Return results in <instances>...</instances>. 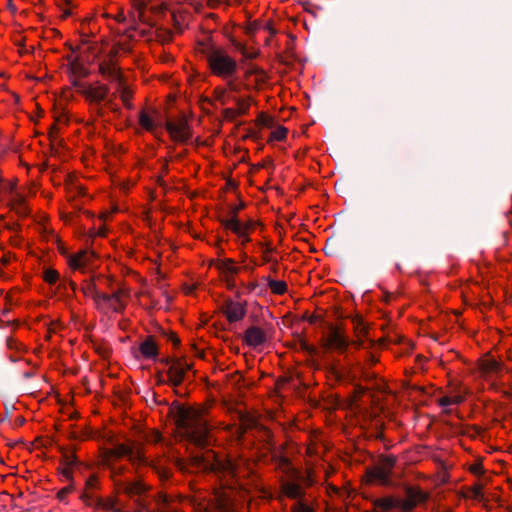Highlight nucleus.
I'll return each mask as SVG.
<instances>
[{"mask_svg": "<svg viewBox=\"0 0 512 512\" xmlns=\"http://www.w3.org/2000/svg\"><path fill=\"white\" fill-rule=\"evenodd\" d=\"M208 407L194 403V468L201 471H214L219 466L216 453L210 448L213 437L211 426L204 418Z\"/></svg>", "mask_w": 512, "mask_h": 512, "instance_id": "obj_1", "label": "nucleus"}, {"mask_svg": "<svg viewBox=\"0 0 512 512\" xmlns=\"http://www.w3.org/2000/svg\"><path fill=\"white\" fill-rule=\"evenodd\" d=\"M150 0H131V17L133 20H138L141 23L153 26L157 17L169 12L172 19L177 23H185V15L189 13L192 3L190 0H169L162 2L159 5H151L150 8L147 4Z\"/></svg>", "mask_w": 512, "mask_h": 512, "instance_id": "obj_2", "label": "nucleus"}, {"mask_svg": "<svg viewBox=\"0 0 512 512\" xmlns=\"http://www.w3.org/2000/svg\"><path fill=\"white\" fill-rule=\"evenodd\" d=\"M210 33L211 30H204L200 26V36L194 35V55L201 53L214 74L224 78L231 77L237 64L234 59L213 46Z\"/></svg>", "mask_w": 512, "mask_h": 512, "instance_id": "obj_3", "label": "nucleus"}, {"mask_svg": "<svg viewBox=\"0 0 512 512\" xmlns=\"http://www.w3.org/2000/svg\"><path fill=\"white\" fill-rule=\"evenodd\" d=\"M406 499L395 497H384L374 501L376 512H411L418 503L426 500V495L414 487H406Z\"/></svg>", "mask_w": 512, "mask_h": 512, "instance_id": "obj_4", "label": "nucleus"}, {"mask_svg": "<svg viewBox=\"0 0 512 512\" xmlns=\"http://www.w3.org/2000/svg\"><path fill=\"white\" fill-rule=\"evenodd\" d=\"M170 414L174 423L175 440L188 448L192 443V407L175 404L171 407Z\"/></svg>", "mask_w": 512, "mask_h": 512, "instance_id": "obj_5", "label": "nucleus"}, {"mask_svg": "<svg viewBox=\"0 0 512 512\" xmlns=\"http://www.w3.org/2000/svg\"><path fill=\"white\" fill-rule=\"evenodd\" d=\"M73 87L90 104H98L104 101L109 93V88L99 81L90 82L79 79L73 81Z\"/></svg>", "mask_w": 512, "mask_h": 512, "instance_id": "obj_6", "label": "nucleus"}, {"mask_svg": "<svg viewBox=\"0 0 512 512\" xmlns=\"http://www.w3.org/2000/svg\"><path fill=\"white\" fill-rule=\"evenodd\" d=\"M129 296V290L124 287L119 288L111 295L102 293L100 298L98 297L96 300V307L105 314L110 312H122L126 307Z\"/></svg>", "mask_w": 512, "mask_h": 512, "instance_id": "obj_7", "label": "nucleus"}, {"mask_svg": "<svg viewBox=\"0 0 512 512\" xmlns=\"http://www.w3.org/2000/svg\"><path fill=\"white\" fill-rule=\"evenodd\" d=\"M396 464L394 456H380L378 462L367 469V476L370 481H375L381 485H392V471Z\"/></svg>", "mask_w": 512, "mask_h": 512, "instance_id": "obj_8", "label": "nucleus"}, {"mask_svg": "<svg viewBox=\"0 0 512 512\" xmlns=\"http://www.w3.org/2000/svg\"><path fill=\"white\" fill-rule=\"evenodd\" d=\"M123 457H128L131 461L141 462L143 460L140 451L135 450L134 443L132 442L120 443L113 448L102 451V461L106 465H112L114 461Z\"/></svg>", "mask_w": 512, "mask_h": 512, "instance_id": "obj_9", "label": "nucleus"}, {"mask_svg": "<svg viewBox=\"0 0 512 512\" xmlns=\"http://www.w3.org/2000/svg\"><path fill=\"white\" fill-rule=\"evenodd\" d=\"M114 486L117 493H123L130 499H135V503L137 508L134 512H142L144 509V504L141 502L140 497L145 492L146 487L141 481L134 482H122L120 480H114Z\"/></svg>", "mask_w": 512, "mask_h": 512, "instance_id": "obj_10", "label": "nucleus"}, {"mask_svg": "<svg viewBox=\"0 0 512 512\" xmlns=\"http://www.w3.org/2000/svg\"><path fill=\"white\" fill-rule=\"evenodd\" d=\"M244 207V204H240L238 207H231L229 216L222 219V224L225 228L231 230L239 237H247V231L250 227L249 224H243L237 219V214L240 209Z\"/></svg>", "mask_w": 512, "mask_h": 512, "instance_id": "obj_11", "label": "nucleus"}, {"mask_svg": "<svg viewBox=\"0 0 512 512\" xmlns=\"http://www.w3.org/2000/svg\"><path fill=\"white\" fill-rule=\"evenodd\" d=\"M329 328L330 332L327 335L325 346L327 348L335 349L340 353L346 352L350 345L348 337L337 327L329 325Z\"/></svg>", "mask_w": 512, "mask_h": 512, "instance_id": "obj_12", "label": "nucleus"}, {"mask_svg": "<svg viewBox=\"0 0 512 512\" xmlns=\"http://www.w3.org/2000/svg\"><path fill=\"white\" fill-rule=\"evenodd\" d=\"M166 128L175 141H184L189 134L187 120L184 117L170 119L166 122Z\"/></svg>", "mask_w": 512, "mask_h": 512, "instance_id": "obj_13", "label": "nucleus"}, {"mask_svg": "<svg viewBox=\"0 0 512 512\" xmlns=\"http://www.w3.org/2000/svg\"><path fill=\"white\" fill-rule=\"evenodd\" d=\"M221 309L230 323L242 320L246 314L245 305L231 299L225 300Z\"/></svg>", "mask_w": 512, "mask_h": 512, "instance_id": "obj_14", "label": "nucleus"}, {"mask_svg": "<svg viewBox=\"0 0 512 512\" xmlns=\"http://www.w3.org/2000/svg\"><path fill=\"white\" fill-rule=\"evenodd\" d=\"M189 367L190 366L181 359L173 361L167 372L168 380L171 384L176 386L182 383L186 370L189 369Z\"/></svg>", "mask_w": 512, "mask_h": 512, "instance_id": "obj_15", "label": "nucleus"}, {"mask_svg": "<svg viewBox=\"0 0 512 512\" xmlns=\"http://www.w3.org/2000/svg\"><path fill=\"white\" fill-rule=\"evenodd\" d=\"M244 341L248 346L257 348L267 341V335L262 328L251 326L245 332Z\"/></svg>", "mask_w": 512, "mask_h": 512, "instance_id": "obj_16", "label": "nucleus"}, {"mask_svg": "<svg viewBox=\"0 0 512 512\" xmlns=\"http://www.w3.org/2000/svg\"><path fill=\"white\" fill-rule=\"evenodd\" d=\"M9 202L11 209L14 210L18 215L25 216L29 210L26 204V200L23 194L15 190V186L11 185L10 188Z\"/></svg>", "mask_w": 512, "mask_h": 512, "instance_id": "obj_17", "label": "nucleus"}, {"mask_svg": "<svg viewBox=\"0 0 512 512\" xmlns=\"http://www.w3.org/2000/svg\"><path fill=\"white\" fill-rule=\"evenodd\" d=\"M100 72L108 80L117 81L120 85L123 84V78L120 68L112 59L103 61L100 64Z\"/></svg>", "mask_w": 512, "mask_h": 512, "instance_id": "obj_18", "label": "nucleus"}, {"mask_svg": "<svg viewBox=\"0 0 512 512\" xmlns=\"http://www.w3.org/2000/svg\"><path fill=\"white\" fill-rule=\"evenodd\" d=\"M139 124L147 131L153 132L161 124L160 115L157 111H141L139 115Z\"/></svg>", "mask_w": 512, "mask_h": 512, "instance_id": "obj_19", "label": "nucleus"}, {"mask_svg": "<svg viewBox=\"0 0 512 512\" xmlns=\"http://www.w3.org/2000/svg\"><path fill=\"white\" fill-rule=\"evenodd\" d=\"M93 254L88 251H80L68 259L69 267L73 270H82L91 262Z\"/></svg>", "mask_w": 512, "mask_h": 512, "instance_id": "obj_20", "label": "nucleus"}, {"mask_svg": "<svg viewBox=\"0 0 512 512\" xmlns=\"http://www.w3.org/2000/svg\"><path fill=\"white\" fill-rule=\"evenodd\" d=\"M117 210H118L117 207H114V208H112L109 211L102 212L99 215V220L102 222V224L98 228L93 227L92 229H90V232H89L90 237H104V236H106L107 235V231H108L107 227H106V222H108L112 218V215Z\"/></svg>", "mask_w": 512, "mask_h": 512, "instance_id": "obj_21", "label": "nucleus"}, {"mask_svg": "<svg viewBox=\"0 0 512 512\" xmlns=\"http://www.w3.org/2000/svg\"><path fill=\"white\" fill-rule=\"evenodd\" d=\"M282 490L284 494L291 499H300L304 496L302 487L299 483L295 482L293 478L282 483Z\"/></svg>", "mask_w": 512, "mask_h": 512, "instance_id": "obj_22", "label": "nucleus"}, {"mask_svg": "<svg viewBox=\"0 0 512 512\" xmlns=\"http://www.w3.org/2000/svg\"><path fill=\"white\" fill-rule=\"evenodd\" d=\"M272 459L276 462L279 469L282 470V472L289 477L292 475V473L295 471V468L291 465L290 460L282 455L281 451L277 452L276 450L271 452Z\"/></svg>", "mask_w": 512, "mask_h": 512, "instance_id": "obj_23", "label": "nucleus"}, {"mask_svg": "<svg viewBox=\"0 0 512 512\" xmlns=\"http://www.w3.org/2000/svg\"><path fill=\"white\" fill-rule=\"evenodd\" d=\"M257 430L259 434L260 440L264 443L265 447L270 451L273 452L276 450V445L273 440V434L272 432L263 425H257Z\"/></svg>", "mask_w": 512, "mask_h": 512, "instance_id": "obj_24", "label": "nucleus"}, {"mask_svg": "<svg viewBox=\"0 0 512 512\" xmlns=\"http://www.w3.org/2000/svg\"><path fill=\"white\" fill-rule=\"evenodd\" d=\"M140 352L146 358H154L158 354V347L153 339L148 338L141 343Z\"/></svg>", "mask_w": 512, "mask_h": 512, "instance_id": "obj_25", "label": "nucleus"}, {"mask_svg": "<svg viewBox=\"0 0 512 512\" xmlns=\"http://www.w3.org/2000/svg\"><path fill=\"white\" fill-rule=\"evenodd\" d=\"M82 292L86 297L92 298L95 304H96L97 298L98 297L100 298V296L102 294L98 291L96 283L93 279H89V280H86L83 282Z\"/></svg>", "mask_w": 512, "mask_h": 512, "instance_id": "obj_26", "label": "nucleus"}, {"mask_svg": "<svg viewBox=\"0 0 512 512\" xmlns=\"http://www.w3.org/2000/svg\"><path fill=\"white\" fill-rule=\"evenodd\" d=\"M219 270L225 277H230L237 274L240 268L235 265L233 260L225 259L219 264Z\"/></svg>", "mask_w": 512, "mask_h": 512, "instance_id": "obj_27", "label": "nucleus"}, {"mask_svg": "<svg viewBox=\"0 0 512 512\" xmlns=\"http://www.w3.org/2000/svg\"><path fill=\"white\" fill-rule=\"evenodd\" d=\"M502 368L501 363L493 358H486L481 361L480 369L484 373H498Z\"/></svg>", "mask_w": 512, "mask_h": 512, "instance_id": "obj_28", "label": "nucleus"}, {"mask_svg": "<svg viewBox=\"0 0 512 512\" xmlns=\"http://www.w3.org/2000/svg\"><path fill=\"white\" fill-rule=\"evenodd\" d=\"M355 333H356V336L358 339L355 342H353V344L356 346V348H364V343H363L362 338L366 337V335L368 333V328L360 320H358L355 324Z\"/></svg>", "mask_w": 512, "mask_h": 512, "instance_id": "obj_29", "label": "nucleus"}, {"mask_svg": "<svg viewBox=\"0 0 512 512\" xmlns=\"http://www.w3.org/2000/svg\"><path fill=\"white\" fill-rule=\"evenodd\" d=\"M60 279V274L54 268L48 267L43 271V280L49 285H55Z\"/></svg>", "mask_w": 512, "mask_h": 512, "instance_id": "obj_30", "label": "nucleus"}, {"mask_svg": "<svg viewBox=\"0 0 512 512\" xmlns=\"http://www.w3.org/2000/svg\"><path fill=\"white\" fill-rule=\"evenodd\" d=\"M290 478H293V480L300 484V486L303 484L305 486H311L313 484V479L311 478L309 473L303 474L295 469V471L292 473Z\"/></svg>", "mask_w": 512, "mask_h": 512, "instance_id": "obj_31", "label": "nucleus"}, {"mask_svg": "<svg viewBox=\"0 0 512 512\" xmlns=\"http://www.w3.org/2000/svg\"><path fill=\"white\" fill-rule=\"evenodd\" d=\"M268 287L270 290L278 295H282L287 291V284L284 281L268 279Z\"/></svg>", "mask_w": 512, "mask_h": 512, "instance_id": "obj_32", "label": "nucleus"}, {"mask_svg": "<svg viewBox=\"0 0 512 512\" xmlns=\"http://www.w3.org/2000/svg\"><path fill=\"white\" fill-rule=\"evenodd\" d=\"M57 6L59 7V9L61 11L60 18L62 20H65L72 15L73 7L71 4V0H69V2L67 4L63 0H58Z\"/></svg>", "mask_w": 512, "mask_h": 512, "instance_id": "obj_33", "label": "nucleus"}, {"mask_svg": "<svg viewBox=\"0 0 512 512\" xmlns=\"http://www.w3.org/2000/svg\"><path fill=\"white\" fill-rule=\"evenodd\" d=\"M463 401H464L463 394L454 395L453 397L445 396V397L439 399V405L445 407V406H449L451 404H460Z\"/></svg>", "mask_w": 512, "mask_h": 512, "instance_id": "obj_34", "label": "nucleus"}, {"mask_svg": "<svg viewBox=\"0 0 512 512\" xmlns=\"http://www.w3.org/2000/svg\"><path fill=\"white\" fill-rule=\"evenodd\" d=\"M288 130L284 126H277L276 129L271 133V138L276 141H283L287 136Z\"/></svg>", "mask_w": 512, "mask_h": 512, "instance_id": "obj_35", "label": "nucleus"}, {"mask_svg": "<svg viewBox=\"0 0 512 512\" xmlns=\"http://www.w3.org/2000/svg\"><path fill=\"white\" fill-rule=\"evenodd\" d=\"M257 122L268 128H272L274 126V119L264 113L259 114Z\"/></svg>", "mask_w": 512, "mask_h": 512, "instance_id": "obj_36", "label": "nucleus"}, {"mask_svg": "<svg viewBox=\"0 0 512 512\" xmlns=\"http://www.w3.org/2000/svg\"><path fill=\"white\" fill-rule=\"evenodd\" d=\"M235 102L237 105L236 110L239 112V115H244L248 112V109H249L248 102H246L245 100L240 99V98H235Z\"/></svg>", "mask_w": 512, "mask_h": 512, "instance_id": "obj_37", "label": "nucleus"}, {"mask_svg": "<svg viewBox=\"0 0 512 512\" xmlns=\"http://www.w3.org/2000/svg\"><path fill=\"white\" fill-rule=\"evenodd\" d=\"M483 484L482 483H476L471 488L472 497L477 500H481L483 498Z\"/></svg>", "mask_w": 512, "mask_h": 512, "instance_id": "obj_38", "label": "nucleus"}, {"mask_svg": "<svg viewBox=\"0 0 512 512\" xmlns=\"http://www.w3.org/2000/svg\"><path fill=\"white\" fill-rule=\"evenodd\" d=\"M262 29V22L260 21H253L249 23V25L246 28V32L248 35H253L256 31Z\"/></svg>", "mask_w": 512, "mask_h": 512, "instance_id": "obj_39", "label": "nucleus"}, {"mask_svg": "<svg viewBox=\"0 0 512 512\" xmlns=\"http://www.w3.org/2000/svg\"><path fill=\"white\" fill-rule=\"evenodd\" d=\"M162 439V434L159 431H152L147 436V441L154 444L160 443Z\"/></svg>", "mask_w": 512, "mask_h": 512, "instance_id": "obj_40", "label": "nucleus"}, {"mask_svg": "<svg viewBox=\"0 0 512 512\" xmlns=\"http://www.w3.org/2000/svg\"><path fill=\"white\" fill-rule=\"evenodd\" d=\"M334 375L337 379H348L350 382H353L355 379V376L351 374L350 371L341 372L338 370H334Z\"/></svg>", "mask_w": 512, "mask_h": 512, "instance_id": "obj_41", "label": "nucleus"}, {"mask_svg": "<svg viewBox=\"0 0 512 512\" xmlns=\"http://www.w3.org/2000/svg\"><path fill=\"white\" fill-rule=\"evenodd\" d=\"M293 512H313V510L308 507L304 502L298 501L293 507Z\"/></svg>", "mask_w": 512, "mask_h": 512, "instance_id": "obj_42", "label": "nucleus"}, {"mask_svg": "<svg viewBox=\"0 0 512 512\" xmlns=\"http://www.w3.org/2000/svg\"><path fill=\"white\" fill-rule=\"evenodd\" d=\"M224 117L226 120L233 121L237 116H239V112L234 108H227L223 111Z\"/></svg>", "mask_w": 512, "mask_h": 512, "instance_id": "obj_43", "label": "nucleus"}, {"mask_svg": "<svg viewBox=\"0 0 512 512\" xmlns=\"http://www.w3.org/2000/svg\"><path fill=\"white\" fill-rule=\"evenodd\" d=\"M451 386H452V389H453L452 392L454 393V395L463 394V396L465 397L466 394L468 393L467 388L462 387V385L460 383H455V384L451 383Z\"/></svg>", "mask_w": 512, "mask_h": 512, "instance_id": "obj_44", "label": "nucleus"}, {"mask_svg": "<svg viewBox=\"0 0 512 512\" xmlns=\"http://www.w3.org/2000/svg\"><path fill=\"white\" fill-rule=\"evenodd\" d=\"M470 471L475 475H482L484 473V468L481 463H475L471 465Z\"/></svg>", "mask_w": 512, "mask_h": 512, "instance_id": "obj_45", "label": "nucleus"}, {"mask_svg": "<svg viewBox=\"0 0 512 512\" xmlns=\"http://www.w3.org/2000/svg\"><path fill=\"white\" fill-rule=\"evenodd\" d=\"M72 463L71 460L68 464H66L62 469V474L67 478L70 479L72 477Z\"/></svg>", "mask_w": 512, "mask_h": 512, "instance_id": "obj_46", "label": "nucleus"}, {"mask_svg": "<svg viewBox=\"0 0 512 512\" xmlns=\"http://www.w3.org/2000/svg\"><path fill=\"white\" fill-rule=\"evenodd\" d=\"M300 345H301V349L306 351L310 355H313V354L316 353V348L311 346V345H309L307 342L301 341Z\"/></svg>", "mask_w": 512, "mask_h": 512, "instance_id": "obj_47", "label": "nucleus"}, {"mask_svg": "<svg viewBox=\"0 0 512 512\" xmlns=\"http://www.w3.org/2000/svg\"><path fill=\"white\" fill-rule=\"evenodd\" d=\"M123 493H117L116 489L114 488V495H113V498H116L117 499V506L118 507H121V508H128V506L126 505V503L122 500L121 498V495Z\"/></svg>", "mask_w": 512, "mask_h": 512, "instance_id": "obj_48", "label": "nucleus"}, {"mask_svg": "<svg viewBox=\"0 0 512 512\" xmlns=\"http://www.w3.org/2000/svg\"><path fill=\"white\" fill-rule=\"evenodd\" d=\"M130 98H131L130 91L126 87H123V89L121 91V99H122V101L126 104L130 100Z\"/></svg>", "mask_w": 512, "mask_h": 512, "instance_id": "obj_49", "label": "nucleus"}, {"mask_svg": "<svg viewBox=\"0 0 512 512\" xmlns=\"http://www.w3.org/2000/svg\"><path fill=\"white\" fill-rule=\"evenodd\" d=\"M70 492H71V488L65 487L57 493V498L59 500H63L66 497V495H68Z\"/></svg>", "mask_w": 512, "mask_h": 512, "instance_id": "obj_50", "label": "nucleus"}, {"mask_svg": "<svg viewBox=\"0 0 512 512\" xmlns=\"http://www.w3.org/2000/svg\"><path fill=\"white\" fill-rule=\"evenodd\" d=\"M262 29L267 30L271 36L276 34V30L272 27L270 22L262 23Z\"/></svg>", "mask_w": 512, "mask_h": 512, "instance_id": "obj_51", "label": "nucleus"}, {"mask_svg": "<svg viewBox=\"0 0 512 512\" xmlns=\"http://www.w3.org/2000/svg\"><path fill=\"white\" fill-rule=\"evenodd\" d=\"M196 357L203 359L204 358V352L202 350L198 349L196 347V345L194 344V358H196Z\"/></svg>", "mask_w": 512, "mask_h": 512, "instance_id": "obj_52", "label": "nucleus"}, {"mask_svg": "<svg viewBox=\"0 0 512 512\" xmlns=\"http://www.w3.org/2000/svg\"><path fill=\"white\" fill-rule=\"evenodd\" d=\"M226 282H227V286L229 288H234L235 287V282H234V279H233V276H230V277H226Z\"/></svg>", "mask_w": 512, "mask_h": 512, "instance_id": "obj_53", "label": "nucleus"}, {"mask_svg": "<svg viewBox=\"0 0 512 512\" xmlns=\"http://www.w3.org/2000/svg\"><path fill=\"white\" fill-rule=\"evenodd\" d=\"M365 391H366V389H365L363 386H361V385H356V386H355V392H356L358 395H362V394H364V393H365Z\"/></svg>", "mask_w": 512, "mask_h": 512, "instance_id": "obj_54", "label": "nucleus"}, {"mask_svg": "<svg viewBox=\"0 0 512 512\" xmlns=\"http://www.w3.org/2000/svg\"><path fill=\"white\" fill-rule=\"evenodd\" d=\"M110 466H111V472H112V477H113V481H114L116 479V475L121 474V471L117 472V468L114 466V464H112Z\"/></svg>", "mask_w": 512, "mask_h": 512, "instance_id": "obj_55", "label": "nucleus"}, {"mask_svg": "<svg viewBox=\"0 0 512 512\" xmlns=\"http://www.w3.org/2000/svg\"><path fill=\"white\" fill-rule=\"evenodd\" d=\"M318 320H320V317L317 316V315H311L309 318H308V322L310 324H314L316 323Z\"/></svg>", "mask_w": 512, "mask_h": 512, "instance_id": "obj_56", "label": "nucleus"}, {"mask_svg": "<svg viewBox=\"0 0 512 512\" xmlns=\"http://www.w3.org/2000/svg\"><path fill=\"white\" fill-rule=\"evenodd\" d=\"M228 85H229V88H230L232 91H238V87H237V85H236L233 81H230V82L228 83Z\"/></svg>", "mask_w": 512, "mask_h": 512, "instance_id": "obj_57", "label": "nucleus"}, {"mask_svg": "<svg viewBox=\"0 0 512 512\" xmlns=\"http://www.w3.org/2000/svg\"><path fill=\"white\" fill-rule=\"evenodd\" d=\"M159 512H181V511L176 510V509L163 508V509L159 510Z\"/></svg>", "mask_w": 512, "mask_h": 512, "instance_id": "obj_58", "label": "nucleus"}, {"mask_svg": "<svg viewBox=\"0 0 512 512\" xmlns=\"http://www.w3.org/2000/svg\"><path fill=\"white\" fill-rule=\"evenodd\" d=\"M328 245H329V240H327L326 247H325L326 255H332L333 251H328Z\"/></svg>", "mask_w": 512, "mask_h": 512, "instance_id": "obj_59", "label": "nucleus"}, {"mask_svg": "<svg viewBox=\"0 0 512 512\" xmlns=\"http://www.w3.org/2000/svg\"><path fill=\"white\" fill-rule=\"evenodd\" d=\"M96 480H97L96 477H90L87 483L89 485H93L96 482Z\"/></svg>", "mask_w": 512, "mask_h": 512, "instance_id": "obj_60", "label": "nucleus"}, {"mask_svg": "<svg viewBox=\"0 0 512 512\" xmlns=\"http://www.w3.org/2000/svg\"><path fill=\"white\" fill-rule=\"evenodd\" d=\"M83 194H84L83 188L78 187V195H83Z\"/></svg>", "mask_w": 512, "mask_h": 512, "instance_id": "obj_61", "label": "nucleus"}, {"mask_svg": "<svg viewBox=\"0 0 512 512\" xmlns=\"http://www.w3.org/2000/svg\"><path fill=\"white\" fill-rule=\"evenodd\" d=\"M8 262H9V258H7V257H3V263H4V264H6V263H8Z\"/></svg>", "mask_w": 512, "mask_h": 512, "instance_id": "obj_62", "label": "nucleus"}, {"mask_svg": "<svg viewBox=\"0 0 512 512\" xmlns=\"http://www.w3.org/2000/svg\"><path fill=\"white\" fill-rule=\"evenodd\" d=\"M179 343V339L175 338L174 339V345H177Z\"/></svg>", "mask_w": 512, "mask_h": 512, "instance_id": "obj_63", "label": "nucleus"}, {"mask_svg": "<svg viewBox=\"0 0 512 512\" xmlns=\"http://www.w3.org/2000/svg\"><path fill=\"white\" fill-rule=\"evenodd\" d=\"M225 511H226V512H233V511H232L230 508H228V507H225Z\"/></svg>", "mask_w": 512, "mask_h": 512, "instance_id": "obj_64", "label": "nucleus"}]
</instances>
